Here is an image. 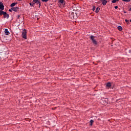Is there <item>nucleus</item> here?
<instances>
[{
  "instance_id": "nucleus-1",
  "label": "nucleus",
  "mask_w": 131,
  "mask_h": 131,
  "mask_svg": "<svg viewBox=\"0 0 131 131\" xmlns=\"http://www.w3.org/2000/svg\"><path fill=\"white\" fill-rule=\"evenodd\" d=\"M21 36L23 38H25V39L27 38V31L26 29L23 30Z\"/></svg>"
},
{
  "instance_id": "nucleus-2",
  "label": "nucleus",
  "mask_w": 131,
  "mask_h": 131,
  "mask_svg": "<svg viewBox=\"0 0 131 131\" xmlns=\"http://www.w3.org/2000/svg\"><path fill=\"white\" fill-rule=\"evenodd\" d=\"M90 38H91V40H92V42L94 45H97L98 44V42H97L96 39H95V36L91 35L90 36Z\"/></svg>"
},
{
  "instance_id": "nucleus-3",
  "label": "nucleus",
  "mask_w": 131,
  "mask_h": 131,
  "mask_svg": "<svg viewBox=\"0 0 131 131\" xmlns=\"http://www.w3.org/2000/svg\"><path fill=\"white\" fill-rule=\"evenodd\" d=\"M34 4L35 5H39V8H40V6L41 3H40V1L39 0H33Z\"/></svg>"
},
{
  "instance_id": "nucleus-4",
  "label": "nucleus",
  "mask_w": 131,
  "mask_h": 131,
  "mask_svg": "<svg viewBox=\"0 0 131 131\" xmlns=\"http://www.w3.org/2000/svg\"><path fill=\"white\" fill-rule=\"evenodd\" d=\"M0 9L2 10L5 9V6H4V4L1 2H0Z\"/></svg>"
},
{
  "instance_id": "nucleus-5",
  "label": "nucleus",
  "mask_w": 131,
  "mask_h": 131,
  "mask_svg": "<svg viewBox=\"0 0 131 131\" xmlns=\"http://www.w3.org/2000/svg\"><path fill=\"white\" fill-rule=\"evenodd\" d=\"M12 10L14 11V12H18L19 8L18 7H12Z\"/></svg>"
},
{
  "instance_id": "nucleus-6",
  "label": "nucleus",
  "mask_w": 131,
  "mask_h": 131,
  "mask_svg": "<svg viewBox=\"0 0 131 131\" xmlns=\"http://www.w3.org/2000/svg\"><path fill=\"white\" fill-rule=\"evenodd\" d=\"M9 14L7 13V12H5V14L4 15V18H7V19H9Z\"/></svg>"
},
{
  "instance_id": "nucleus-7",
  "label": "nucleus",
  "mask_w": 131,
  "mask_h": 131,
  "mask_svg": "<svg viewBox=\"0 0 131 131\" xmlns=\"http://www.w3.org/2000/svg\"><path fill=\"white\" fill-rule=\"evenodd\" d=\"M5 33L6 35H9V34H10V32H9L8 29H5Z\"/></svg>"
},
{
  "instance_id": "nucleus-8",
  "label": "nucleus",
  "mask_w": 131,
  "mask_h": 131,
  "mask_svg": "<svg viewBox=\"0 0 131 131\" xmlns=\"http://www.w3.org/2000/svg\"><path fill=\"white\" fill-rule=\"evenodd\" d=\"M101 2H102V5L103 6H106V4H107V1L106 0H103V1H101Z\"/></svg>"
},
{
  "instance_id": "nucleus-9",
  "label": "nucleus",
  "mask_w": 131,
  "mask_h": 131,
  "mask_svg": "<svg viewBox=\"0 0 131 131\" xmlns=\"http://www.w3.org/2000/svg\"><path fill=\"white\" fill-rule=\"evenodd\" d=\"M4 14H6V12L3 11V10L0 11V16H3Z\"/></svg>"
},
{
  "instance_id": "nucleus-10",
  "label": "nucleus",
  "mask_w": 131,
  "mask_h": 131,
  "mask_svg": "<svg viewBox=\"0 0 131 131\" xmlns=\"http://www.w3.org/2000/svg\"><path fill=\"white\" fill-rule=\"evenodd\" d=\"M99 11H100V7H97L96 9L95 13H97V14H98V13H99Z\"/></svg>"
},
{
  "instance_id": "nucleus-11",
  "label": "nucleus",
  "mask_w": 131,
  "mask_h": 131,
  "mask_svg": "<svg viewBox=\"0 0 131 131\" xmlns=\"http://www.w3.org/2000/svg\"><path fill=\"white\" fill-rule=\"evenodd\" d=\"M16 5H17V3H13L11 4L10 7H11V8H13V7H15V6H16Z\"/></svg>"
},
{
  "instance_id": "nucleus-12",
  "label": "nucleus",
  "mask_w": 131,
  "mask_h": 131,
  "mask_svg": "<svg viewBox=\"0 0 131 131\" xmlns=\"http://www.w3.org/2000/svg\"><path fill=\"white\" fill-rule=\"evenodd\" d=\"M118 29L119 31H121V30H122V27H121V26H119L118 27Z\"/></svg>"
},
{
  "instance_id": "nucleus-13",
  "label": "nucleus",
  "mask_w": 131,
  "mask_h": 131,
  "mask_svg": "<svg viewBox=\"0 0 131 131\" xmlns=\"http://www.w3.org/2000/svg\"><path fill=\"white\" fill-rule=\"evenodd\" d=\"M106 86H107V88H110V86H111V83L110 82L107 83Z\"/></svg>"
},
{
  "instance_id": "nucleus-14",
  "label": "nucleus",
  "mask_w": 131,
  "mask_h": 131,
  "mask_svg": "<svg viewBox=\"0 0 131 131\" xmlns=\"http://www.w3.org/2000/svg\"><path fill=\"white\" fill-rule=\"evenodd\" d=\"M29 5H30V6H31V7H34V2H33H33H32V3H30V4H29Z\"/></svg>"
},
{
  "instance_id": "nucleus-15",
  "label": "nucleus",
  "mask_w": 131,
  "mask_h": 131,
  "mask_svg": "<svg viewBox=\"0 0 131 131\" xmlns=\"http://www.w3.org/2000/svg\"><path fill=\"white\" fill-rule=\"evenodd\" d=\"M116 2H119V0H113V1H112V3L113 4H115V3H116Z\"/></svg>"
},
{
  "instance_id": "nucleus-16",
  "label": "nucleus",
  "mask_w": 131,
  "mask_h": 131,
  "mask_svg": "<svg viewBox=\"0 0 131 131\" xmlns=\"http://www.w3.org/2000/svg\"><path fill=\"white\" fill-rule=\"evenodd\" d=\"M59 3H60V4H64V0H59Z\"/></svg>"
},
{
  "instance_id": "nucleus-17",
  "label": "nucleus",
  "mask_w": 131,
  "mask_h": 131,
  "mask_svg": "<svg viewBox=\"0 0 131 131\" xmlns=\"http://www.w3.org/2000/svg\"><path fill=\"white\" fill-rule=\"evenodd\" d=\"M123 2H125L126 3H129L130 2V0H122Z\"/></svg>"
},
{
  "instance_id": "nucleus-18",
  "label": "nucleus",
  "mask_w": 131,
  "mask_h": 131,
  "mask_svg": "<svg viewBox=\"0 0 131 131\" xmlns=\"http://www.w3.org/2000/svg\"><path fill=\"white\" fill-rule=\"evenodd\" d=\"M93 122H94V120H90L91 125H93Z\"/></svg>"
},
{
  "instance_id": "nucleus-19",
  "label": "nucleus",
  "mask_w": 131,
  "mask_h": 131,
  "mask_svg": "<svg viewBox=\"0 0 131 131\" xmlns=\"http://www.w3.org/2000/svg\"><path fill=\"white\" fill-rule=\"evenodd\" d=\"M41 2H43V3H47L49 1V0H41Z\"/></svg>"
},
{
  "instance_id": "nucleus-20",
  "label": "nucleus",
  "mask_w": 131,
  "mask_h": 131,
  "mask_svg": "<svg viewBox=\"0 0 131 131\" xmlns=\"http://www.w3.org/2000/svg\"><path fill=\"white\" fill-rule=\"evenodd\" d=\"M125 21L126 23H127V24H129V21L128 20L125 19Z\"/></svg>"
},
{
  "instance_id": "nucleus-21",
  "label": "nucleus",
  "mask_w": 131,
  "mask_h": 131,
  "mask_svg": "<svg viewBox=\"0 0 131 131\" xmlns=\"http://www.w3.org/2000/svg\"><path fill=\"white\" fill-rule=\"evenodd\" d=\"M9 12H13V8H11V9H9Z\"/></svg>"
},
{
  "instance_id": "nucleus-22",
  "label": "nucleus",
  "mask_w": 131,
  "mask_h": 131,
  "mask_svg": "<svg viewBox=\"0 0 131 131\" xmlns=\"http://www.w3.org/2000/svg\"><path fill=\"white\" fill-rule=\"evenodd\" d=\"M92 10H93V11H95V10H96V7H94L92 8Z\"/></svg>"
},
{
  "instance_id": "nucleus-23",
  "label": "nucleus",
  "mask_w": 131,
  "mask_h": 131,
  "mask_svg": "<svg viewBox=\"0 0 131 131\" xmlns=\"http://www.w3.org/2000/svg\"><path fill=\"white\" fill-rule=\"evenodd\" d=\"M118 6H115V9H118Z\"/></svg>"
},
{
  "instance_id": "nucleus-24",
  "label": "nucleus",
  "mask_w": 131,
  "mask_h": 131,
  "mask_svg": "<svg viewBox=\"0 0 131 131\" xmlns=\"http://www.w3.org/2000/svg\"><path fill=\"white\" fill-rule=\"evenodd\" d=\"M129 53H131V50H129Z\"/></svg>"
},
{
  "instance_id": "nucleus-25",
  "label": "nucleus",
  "mask_w": 131,
  "mask_h": 131,
  "mask_svg": "<svg viewBox=\"0 0 131 131\" xmlns=\"http://www.w3.org/2000/svg\"><path fill=\"white\" fill-rule=\"evenodd\" d=\"M124 13L125 14L126 13V11H124Z\"/></svg>"
},
{
  "instance_id": "nucleus-26",
  "label": "nucleus",
  "mask_w": 131,
  "mask_h": 131,
  "mask_svg": "<svg viewBox=\"0 0 131 131\" xmlns=\"http://www.w3.org/2000/svg\"><path fill=\"white\" fill-rule=\"evenodd\" d=\"M19 17H20V15H18V18H19Z\"/></svg>"
}]
</instances>
